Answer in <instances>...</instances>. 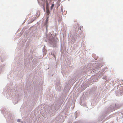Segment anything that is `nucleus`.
I'll use <instances>...</instances> for the list:
<instances>
[{
    "label": "nucleus",
    "mask_w": 123,
    "mask_h": 123,
    "mask_svg": "<svg viewBox=\"0 0 123 123\" xmlns=\"http://www.w3.org/2000/svg\"><path fill=\"white\" fill-rule=\"evenodd\" d=\"M46 12L47 14V15H48L50 13V12L48 8L47 7L46 8Z\"/></svg>",
    "instance_id": "f257e3e1"
},
{
    "label": "nucleus",
    "mask_w": 123,
    "mask_h": 123,
    "mask_svg": "<svg viewBox=\"0 0 123 123\" xmlns=\"http://www.w3.org/2000/svg\"><path fill=\"white\" fill-rule=\"evenodd\" d=\"M17 121L18 122H19L20 121V119H18L17 120Z\"/></svg>",
    "instance_id": "20e7f679"
},
{
    "label": "nucleus",
    "mask_w": 123,
    "mask_h": 123,
    "mask_svg": "<svg viewBox=\"0 0 123 123\" xmlns=\"http://www.w3.org/2000/svg\"><path fill=\"white\" fill-rule=\"evenodd\" d=\"M48 17H47L46 19V21L47 23V22L48 21Z\"/></svg>",
    "instance_id": "f03ea898"
},
{
    "label": "nucleus",
    "mask_w": 123,
    "mask_h": 123,
    "mask_svg": "<svg viewBox=\"0 0 123 123\" xmlns=\"http://www.w3.org/2000/svg\"><path fill=\"white\" fill-rule=\"evenodd\" d=\"M54 4H52L51 6V9H52L53 8V7L54 6Z\"/></svg>",
    "instance_id": "7ed1b4c3"
}]
</instances>
